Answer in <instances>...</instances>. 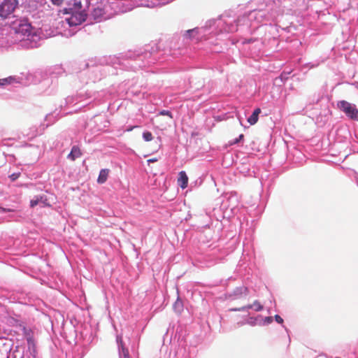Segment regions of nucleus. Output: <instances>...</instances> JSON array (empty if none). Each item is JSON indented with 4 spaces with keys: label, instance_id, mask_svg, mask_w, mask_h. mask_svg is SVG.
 Returning a JSON list of instances; mask_svg holds the SVG:
<instances>
[{
    "label": "nucleus",
    "instance_id": "4",
    "mask_svg": "<svg viewBox=\"0 0 358 358\" xmlns=\"http://www.w3.org/2000/svg\"><path fill=\"white\" fill-rule=\"evenodd\" d=\"M250 308H254L256 311H261L263 309V306L261 305V303L258 301H254L252 304H250L246 306H243L239 308H233L231 309L232 311H240V310H245Z\"/></svg>",
    "mask_w": 358,
    "mask_h": 358
},
{
    "label": "nucleus",
    "instance_id": "3",
    "mask_svg": "<svg viewBox=\"0 0 358 358\" xmlns=\"http://www.w3.org/2000/svg\"><path fill=\"white\" fill-rule=\"evenodd\" d=\"M87 16V14L85 10L73 11L71 17L67 20V21L71 27L77 26L85 22Z\"/></svg>",
    "mask_w": 358,
    "mask_h": 358
},
{
    "label": "nucleus",
    "instance_id": "1",
    "mask_svg": "<svg viewBox=\"0 0 358 358\" xmlns=\"http://www.w3.org/2000/svg\"><path fill=\"white\" fill-rule=\"evenodd\" d=\"M18 6L17 0H3L0 3V17H8Z\"/></svg>",
    "mask_w": 358,
    "mask_h": 358
},
{
    "label": "nucleus",
    "instance_id": "21",
    "mask_svg": "<svg viewBox=\"0 0 358 358\" xmlns=\"http://www.w3.org/2000/svg\"><path fill=\"white\" fill-rule=\"evenodd\" d=\"M157 159L156 158H152V159H148V163L150 164V163H153V162H157Z\"/></svg>",
    "mask_w": 358,
    "mask_h": 358
},
{
    "label": "nucleus",
    "instance_id": "16",
    "mask_svg": "<svg viewBox=\"0 0 358 358\" xmlns=\"http://www.w3.org/2000/svg\"><path fill=\"white\" fill-rule=\"evenodd\" d=\"M51 2L52 4L59 6L63 3L64 0H51Z\"/></svg>",
    "mask_w": 358,
    "mask_h": 358
},
{
    "label": "nucleus",
    "instance_id": "15",
    "mask_svg": "<svg viewBox=\"0 0 358 358\" xmlns=\"http://www.w3.org/2000/svg\"><path fill=\"white\" fill-rule=\"evenodd\" d=\"M244 138L243 134H241L238 138H236L232 143H231V145L236 144L239 143L241 141H242Z\"/></svg>",
    "mask_w": 358,
    "mask_h": 358
},
{
    "label": "nucleus",
    "instance_id": "2",
    "mask_svg": "<svg viewBox=\"0 0 358 358\" xmlns=\"http://www.w3.org/2000/svg\"><path fill=\"white\" fill-rule=\"evenodd\" d=\"M337 106L350 119L358 121V109L355 106L344 100L338 102Z\"/></svg>",
    "mask_w": 358,
    "mask_h": 358
},
{
    "label": "nucleus",
    "instance_id": "7",
    "mask_svg": "<svg viewBox=\"0 0 358 358\" xmlns=\"http://www.w3.org/2000/svg\"><path fill=\"white\" fill-rule=\"evenodd\" d=\"M82 155V152L79 147L74 145L71 148V152L68 155V158L71 161H74L76 159L80 157Z\"/></svg>",
    "mask_w": 358,
    "mask_h": 358
},
{
    "label": "nucleus",
    "instance_id": "18",
    "mask_svg": "<svg viewBox=\"0 0 358 358\" xmlns=\"http://www.w3.org/2000/svg\"><path fill=\"white\" fill-rule=\"evenodd\" d=\"M275 320L279 324H282L283 322L282 318L278 315H275Z\"/></svg>",
    "mask_w": 358,
    "mask_h": 358
},
{
    "label": "nucleus",
    "instance_id": "24",
    "mask_svg": "<svg viewBox=\"0 0 358 358\" xmlns=\"http://www.w3.org/2000/svg\"><path fill=\"white\" fill-rule=\"evenodd\" d=\"M26 27H27V28L25 29V31H27L29 29V26H26Z\"/></svg>",
    "mask_w": 358,
    "mask_h": 358
},
{
    "label": "nucleus",
    "instance_id": "20",
    "mask_svg": "<svg viewBox=\"0 0 358 358\" xmlns=\"http://www.w3.org/2000/svg\"><path fill=\"white\" fill-rule=\"evenodd\" d=\"M194 31H195V29H189L187 31V35H188V36L190 38L191 37L190 34Z\"/></svg>",
    "mask_w": 358,
    "mask_h": 358
},
{
    "label": "nucleus",
    "instance_id": "17",
    "mask_svg": "<svg viewBox=\"0 0 358 358\" xmlns=\"http://www.w3.org/2000/svg\"><path fill=\"white\" fill-rule=\"evenodd\" d=\"M103 14L102 10L100 8L94 9V15H101Z\"/></svg>",
    "mask_w": 358,
    "mask_h": 358
},
{
    "label": "nucleus",
    "instance_id": "11",
    "mask_svg": "<svg viewBox=\"0 0 358 358\" xmlns=\"http://www.w3.org/2000/svg\"><path fill=\"white\" fill-rule=\"evenodd\" d=\"M73 10V11H80L82 10V3L81 2L79 1H75L73 5V8H71Z\"/></svg>",
    "mask_w": 358,
    "mask_h": 358
},
{
    "label": "nucleus",
    "instance_id": "6",
    "mask_svg": "<svg viewBox=\"0 0 358 358\" xmlns=\"http://www.w3.org/2000/svg\"><path fill=\"white\" fill-rule=\"evenodd\" d=\"M47 199L45 196H36L33 199L30 201V206L31 208L35 207L39 203L43 204V207L48 206V204L46 203Z\"/></svg>",
    "mask_w": 358,
    "mask_h": 358
},
{
    "label": "nucleus",
    "instance_id": "14",
    "mask_svg": "<svg viewBox=\"0 0 358 358\" xmlns=\"http://www.w3.org/2000/svg\"><path fill=\"white\" fill-rule=\"evenodd\" d=\"M20 176V173H14L13 174H11L9 178H10V180L12 181H15Z\"/></svg>",
    "mask_w": 358,
    "mask_h": 358
},
{
    "label": "nucleus",
    "instance_id": "8",
    "mask_svg": "<svg viewBox=\"0 0 358 358\" xmlns=\"http://www.w3.org/2000/svg\"><path fill=\"white\" fill-rule=\"evenodd\" d=\"M260 113L261 109L257 108L253 111L252 114L248 118V122L250 123V125H254L257 122L259 115L260 114Z\"/></svg>",
    "mask_w": 358,
    "mask_h": 358
},
{
    "label": "nucleus",
    "instance_id": "25",
    "mask_svg": "<svg viewBox=\"0 0 358 358\" xmlns=\"http://www.w3.org/2000/svg\"><path fill=\"white\" fill-rule=\"evenodd\" d=\"M336 358H340V357H336Z\"/></svg>",
    "mask_w": 358,
    "mask_h": 358
},
{
    "label": "nucleus",
    "instance_id": "19",
    "mask_svg": "<svg viewBox=\"0 0 358 358\" xmlns=\"http://www.w3.org/2000/svg\"><path fill=\"white\" fill-rule=\"evenodd\" d=\"M160 114L162 115H169L170 117H172L171 113L169 110H162L160 112Z\"/></svg>",
    "mask_w": 358,
    "mask_h": 358
},
{
    "label": "nucleus",
    "instance_id": "5",
    "mask_svg": "<svg viewBox=\"0 0 358 358\" xmlns=\"http://www.w3.org/2000/svg\"><path fill=\"white\" fill-rule=\"evenodd\" d=\"M178 184L182 189H185L188 184V177L184 171L179 172Z\"/></svg>",
    "mask_w": 358,
    "mask_h": 358
},
{
    "label": "nucleus",
    "instance_id": "10",
    "mask_svg": "<svg viewBox=\"0 0 358 358\" xmlns=\"http://www.w3.org/2000/svg\"><path fill=\"white\" fill-rule=\"evenodd\" d=\"M117 342L120 343V348L121 349L120 355H122L124 358H131L128 349L124 345L122 337H117Z\"/></svg>",
    "mask_w": 358,
    "mask_h": 358
},
{
    "label": "nucleus",
    "instance_id": "9",
    "mask_svg": "<svg viewBox=\"0 0 358 358\" xmlns=\"http://www.w3.org/2000/svg\"><path fill=\"white\" fill-rule=\"evenodd\" d=\"M109 172H110L109 169H101L99 172V175L97 178V182L99 184L104 183L108 179Z\"/></svg>",
    "mask_w": 358,
    "mask_h": 358
},
{
    "label": "nucleus",
    "instance_id": "12",
    "mask_svg": "<svg viewBox=\"0 0 358 358\" xmlns=\"http://www.w3.org/2000/svg\"><path fill=\"white\" fill-rule=\"evenodd\" d=\"M143 138L145 141H150L152 140V134L150 131H145L143 134Z\"/></svg>",
    "mask_w": 358,
    "mask_h": 358
},
{
    "label": "nucleus",
    "instance_id": "23",
    "mask_svg": "<svg viewBox=\"0 0 358 358\" xmlns=\"http://www.w3.org/2000/svg\"><path fill=\"white\" fill-rule=\"evenodd\" d=\"M268 322H271L272 321V317H267L266 319Z\"/></svg>",
    "mask_w": 358,
    "mask_h": 358
},
{
    "label": "nucleus",
    "instance_id": "22",
    "mask_svg": "<svg viewBox=\"0 0 358 358\" xmlns=\"http://www.w3.org/2000/svg\"><path fill=\"white\" fill-rule=\"evenodd\" d=\"M137 127H138V126H133V127H130L129 128H128V129H127V131H132L134 128H137Z\"/></svg>",
    "mask_w": 358,
    "mask_h": 358
},
{
    "label": "nucleus",
    "instance_id": "13",
    "mask_svg": "<svg viewBox=\"0 0 358 358\" xmlns=\"http://www.w3.org/2000/svg\"><path fill=\"white\" fill-rule=\"evenodd\" d=\"M13 80V78L9 77L0 80V85H5L7 84L11 83V81Z\"/></svg>",
    "mask_w": 358,
    "mask_h": 358
}]
</instances>
